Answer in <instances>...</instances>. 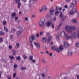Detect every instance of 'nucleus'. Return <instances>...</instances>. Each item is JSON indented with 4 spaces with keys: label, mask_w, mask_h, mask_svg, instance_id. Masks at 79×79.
Returning <instances> with one entry per match:
<instances>
[{
    "label": "nucleus",
    "mask_w": 79,
    "mask_h": 79,
    "mask_svg": "<svg viewBox=\"0 0 79 79\" xmlns=\"http://www.w3.org/2000/svg\"><path fill=\"white\" fill-rule=\"evenodd\" d=\"M33 58V56H29V60H32Z\"/></svg>",
    "instance_id": "obj_42"
},
{
    "label": "nucleus",
    "mask_w": 79,
    "mask_h": 79,
    "mask_svg": "<svg viewBox=\"0 0 79 79\" xmlns=\"http://www.w3.org/2000/svg\"><path fill=\"white\" fill-rule=\"evenodd\" d=\"M42 61L43 63H45L46 62V60H42Z\"/></svg>",
    "instance_id": "obj_50"
},
{
    "label": "nucleus",
    "mask_w": 79,
    "mask_h": 79,
    "mask_svg": "<svg viewBox=\"0 0 79 79\" xmlns=\"http://www.w3.org/2000/svg\"><path fill=\"white\" fill-rule=\"evenodd\" d=\"M52 55H53V53H51L49 55H50V56H52Z\"/></svg>",
    "instance_id": "obj_63"
},
{
    "label": "nucleus",
    "mask_w": 79,
    "mask_h": 79,
    "mask_svg": "<svg viewBox=\"0 0 79 79\" xmlns=\"http://www.w3.org/2000/svg\"><path fill=\"white\" fill-rule=\"evenodd\" d=\"M62 25V24L61 23H60L59 25L58 26V27L57 28V30H58V29H60V27H61V25Z\"/></svg>",
    "instance_id": "obj_29"
},
{
    "label": "nucleus",
    "mask_w": 79,
    "mask_h": 79,
    "mask_svg": "<svg viewBox=\"0 0 79 79\" xmlns=\"http://www.w3.org/2000/svg\"><path fill=\"white\" fill-rule=\"evenodd\" d=\"M77 79H79V75H77Z\"/></svg>",
    "instance_id": "obj_60"
},
{
    "label": "nucleus",
    "mask_w": 79,
    "mask_h": 79,
    "mask_svg": "<svg viewBox=\"0 0 79 79\" xmlns=\"http://www.w3.org/2000/svg\"><path fill=\"white\" fill-rule=\"evenodd\" d=\"M46 24L48 27H49L50 26V22L49 21H48L46 23Z\"/></svg>",
    "instance_id": "obj_22"
},
{
    "label": "nucleus",
    "mask_w": 79,
    "mask_h": 79,
    "mask_svg": "<svg viewBox=\"0 0 79 79\" xmlns=\"http://www.w3.org/2000/svg\"><path fill=\"white\" fill-rule=\"evenodd\" d=\"M4 30H5V31H6L7 32L8 31V28H6V27H4Z\"/></svg>",
    "instance_id": "obj_35"
},
{
    "label": "nucleus",
    "mask_w": 79,
    "mask_h": 79,
    "mask_svg": "<svg viewBox=\"0 0 79 79\" xmlns=\"http://www.w3.org/2000/svg\"><path fill=\"white\" fill-rule=\"evenodd\" d=\"M69 45V44L68 43H66L65 44H64V47H68V46Z\"/></svg>",
    "instance_id": "obj_20"
},
{
    "label": "nucleus",
    "mask_w": 79,
    "mask_h": 79,
    "mask_svg": "<svg viewBox=\"0 0 79 79\" xmlns=\"http://www.w3.org/2000/svg\"><path fill=\"white\" fill-rule=\"evenodd\" d=\"M23 58H24V59H27V56H23Z\"/></svg>",
    "instance_id": "obj_51"
},
{
    "label": "nucleus",
    "mask_w": 79,
    "mask_h": 79,
    "mask_svg": "<svg viewBox=\"0 0 79 79\" xmlns=\"http://www.w3.org/2000/svg\"><path fill=\"white\" fill-rule=\"evenodd\" d=\"M42 77H43V78H44L45 77V74L44 73H43L41 75Z\"/></svg>",
    "instance_id": "obj_37"
},
{
    "label": "nucleus",
    "mask_w": 79,
    "mask_h": 79,
    "mask_svg": "<svg viewBox=\"0 0 79 79\" xmlns=\"http://www.w3.org/2000/svg\"><path fill=\"white\" fill-rule=\"evenodd\" d=\"M71 29L73 31H75L76 30V27L74 26H72L71 27L69 26H67L66 27V31L69 33H72Z\"/></svg>",
    "instance_id": "obj_1"
},
{
    "label": "nucleus",
    "mask_w": 79,
    "mask_h": 79,
    "mask_svg": "<svg viewBox=\"0 0 79 79\" xmlns=\"http://www.w3.org/2000/svg\"><path fill=\"white\" fill-rule=\"evenodd\" d=\"M66 33L65 32L63 31L61 33L60 36H61V37H63V35H64V36H65V35H66Z\"/></svg>",
    "instance_id": "obj_13"
},
{
    "label": "nucleus",
    "mask_w": 79,
    "mask_h": 79,
    "mask_svg": "<svg viewBox=\"0 0 79 79\" xmlns=\"http://www.w3.org/2000/svg\"><path fill=\"white\" fill-rule=\"evenodd\" d=\"M52 50H54L56 51L57 52H58V53H60V49L58 48L57 47V46H52Z\"/></svg>",
    "instance_id": "obj_6"
},
{
    "label": "nucleus",
    "mask_w": 79,
    "mask_h": 79,
    "mask_svg": "<svg viewBox=\"0 0 79 79\" xmlns=\"http://www.w3.org/2000/svg\"><path fill=\"white\" fill-rule=\"evenodd\" d=\"M13 60H10V63H13Z\"/></svg>",
    "instance_id": "obj_64"
},
{
    "label": "nucleus",
    "mask_w": 79,
    "mask_h": 79,
    "mask_svg": "<svg viewBox=\"0 0 79 79\" xmlns=\"http://www.w3.org/2000/svg\"><path fill=\"white\" fill-rule=\"evenodd\" d=\"M20 58V57L19 56H18V57H17L16 58V60H19V59Z\"/></svg>",
    "instance_id": "obj_55"
},
{
    "label": "nucleus",
    "mask_w": 79,
    "mask_h": 79,
    "mask_svg": "<svg viewBox=\"0 0 79 79\" xmlns=\"http://www.w3.org/2000/svg\"><path fill=\"white\" fill-rule=\"evenodd\" d=\"M23 31H24V30L23 28H20V34H21V33H23Z\"/></svg>",
    "instance_id": "obj_24"
},
{
    "label": "nucleus",
    "mask_w": 79,
    "mask_h": 79,
    "mask_svg": "<svg viewBox=\"0 0 79 79\" xmlns=\"http://www.w3.org/2000/svg\"><path fill=\"white\" fill-rule=\"evenodd\" d=\"M16 34L17 36H19V35H20V31H17Z\"/></svg>",
    "instance_id": "obj_23"
},
{
    "label": "nucleus",
    "mask_w": 79,
    "mask_h": 79,
    "mask_svg": "<svg viewBox=\"0 0 79 79\" xmlns=\"http://www.w3.org/2000/svg\"><path fill=\"white\" fill-rule=\"evenodd\" d=\"M48 18L52 17V14H48L47 15Z\"/></svg>",
    "instance_id": "obj_32"
},
{
    "label": "nucleus",
    "mask_w": 79,
    "mask_h": 79,
    "mask_svg": "<svg viewBox=\"0 0 79 79\" xmlns=\"http://www.w3.org/2000/svg\"><path fill=\"white\" fill-rule=\"evenodd\" d=\"M62 8L61 7L60 8V7H59V6H56V11H57L59 10L60 11H61V10Z\"/></svg>",
    "instance_id": "obj_14"
},
{
    "label": "nucleus",
    "mask_w": 79,
    "mask_h": 79,
    "mask_svg": "<svg viewBox=\"0 0 79 79\" xmlns=\"http://www.w3.org/2000/svg\"><path fill=\"white\" fill-rule=\"evenodd\" d=\"M60 17L61 18V21H63L64 20L66 19V16L65 15H63V14H62V12H60V15H59Z\"/></svg>",
    "instance_id": "obj_3"
},
{
    "label": "nucleus",
    "mask_w": 79,
    "mask_h": 79,
    "mask_svg": "<svg viewBox=\"0 0 79 79\" xmlns=\"http://www.w3.org/2000/svg\"><path fill=\"white\" fill-rule=\"evenodd\" d=\"M28 17H25V21H28Z\"/></svg>",
    "instance_id": "obj_43"
},
{
    "label": "nucleus",
    "mask_w": 79,
    "mask_h": 79,
    "mask_svg": "<svg viewBox=\"0 0 79 79\" xmlns=\"http://www.w3.org/2000/svg\"><path fill=\"white\" fill-rule=\"evenodd\" d=\"M72 3L75 5L77 4V1L76 0H73Z\"/></svg>",
    "instance_id": "obj_17"
},
{
    "label": "nucleus",
    "mask_w": 79,
    "mask_h": 79,
    "mask_svg": "<svg viewBox=\"0 0 79 79\" xmlns=\"http://www.w3.org/2000/svg\"><path fill=\"white\" fill-rule=\"evenodd\" d=\"M16 75V73H14V74H13V78H15V77Z\"/></svg>",
    "instance_id": "obj_40"
},
{
    "label": "nucleus",
    "mask_w": 79,
    "mask_h": 79,
    "mask_svg": "<svg viewBox=\"0 0 79 79\" xmlns=\"http://www.w3.org/2000/svg\"><path fill=\"white\" fill-rule=\"evenodd\" d=\"M65 8H67L68 7V5H65L64 6Z\"/></svg>",
    "instance_id": "obj_52"
},
{
    "label": "nucleus",
    "mask_w": 79,
    "mask_h": 79,
    "mask_svg": "<svg viewBox=\"0 0 79 79\" xmlns=\"http://www.w3.org/2000/svg\"><path fill=\"white\" fill-rule=\"evenodd\" d=\"M64 36L65 37V39L66 40H68V39H70V36L69 37V36L66 35V34H65V35H64Z\"/></svg>",
    "instance_id": "obj_19"
},
{
    "label": "nucleus",
    "mask_w": 79,
    "mask_h": 79,
    "mask_svg": "<svg viewBox=\"0 0 79 79\" xmlns=\"http://www.w3.org/2000/svg\"><path fill=\"white\" fill-rule=\"evenodd\" d=\"M59 37H60V35H57L56 36V39H59Z\"/></svg>",
    "instance_id": "obj_46"
},
{
    "label": "nucleus",
    "mask_w": 79,
    "mask_h": 79,
    "mask_svg": "<svg viewBox=\"0 0 79 79\" xmlns=\"http://www.w3.org/2000/svg\"><path fill=\"white\" fill-rule=\"evenodd\" d=\"M59 48L60 51H63L64 49V48H63V47L62 45H60L59 47Z\"/></svg>",
    "instance_id": "obj_16"
},
{
    "label": "nucleus",
    "mask_w": 79,
    "mask_h": 79,
    "mask_svg": "<svg viewBox=\"0 0 79 79\" xmlns=\"http://www.w3.org/2000/svg\"><path fill=\"white\" fill-rule=\"evenodd\" d=\"M72 22H73V23H76V19H74L73 20Z\"/></svg>",
    "instance_id": "obj_39"
},
{
    "label": "nucleus",
    "mask_w": 79,
    "mask_h": 79,
    "mask_svg": "<svg viewBox=\"0 0 79 79\" xmlns=\"http://www.w3.org/2000/svg\"><path fill=\"white\" fill-rule=\"evenodd\" d=\"M76 46L77 47H79V43H77L76 44Z\"/></svg>",
    "instance_id": "obj_47"
},
{
    "label": "nucleus",
    "mask_w": 79,
    "mask_h": 79,
    "mask_svg": "<svg viewBox=\"0 0 79 79\" xmlns=\"http://www.w3.org/2000/svg\"><path fill=\"white\" fill-rule=\"evenodd\" d=\"M18 17H15V21H16V20H18Z\"/></svg>",
    "instance_id": "obj_49"
},
{
    "label": "nucleus",
    "mask_w": 79,
    "mask_h": 79,
    "mask_svg": "<svg viewBox=\"0 0 79 79\" xmlns=\"http://www.w3.org/2000/svg\"><path fill=\"white\" fill-rule=\"evenodd\" d=\"M56 17L54 18L52 20L53 21H56Z\"/></svg>",
    "instance_id": "obj_48"
},
{
    "label": "nucleus",
    "mask_w": 79,
    "mask_h": 79,
    "mask_svg": "<svg viewBox=\"0 0 79 79\" xmlns=\"http://www.w3.org/2000/svg\"><path fill=\"white\" fill-rule=\"evenodd\" d=\"M45 19L44 18L42 19L39 23V25L40 27H43L45 26Z\"/></svg>",
    "instance_id": "obj_2"
},
{
    "label": "nucleus",
    "mask_w": 79,
    "mask_h": 79,
    "mask_svg": "<svg viewBox=\"0 0 79 79\" xmlns=\"http://www.w3.org/2000/svg\"><path fill=\"white\" fill-rule=\"evenodd\" d=\"M22 1L23 2H24V3H25L27 2V0H22Z\"/></svg>",
    "instance_id": "obj_57"
},
{
    "label": "nucleus",
    "mask_w": 79,
    "mask_h": 79,
    "mask_svg": "<svg viewBox=\"0 0 79 79\" xmlns=\"http://www.w3.org/2000/svg\"><path fill=\"white\" fill-rule=\"evenodd\" d=\"M10 38L11 39H12L13 38V36L12 35H10Z\"/></svg>",
    "instance_id": "obj_45"
},
{
    "label": "nucleus",
    "mask_w": 79,
    "mask_h": 79,
    "mask_svg": "<svg viewBox=\"0 0 79 79\" xmlns=\"http://www.w3.org/2000/svg\"><path fill=\"white\" fill-rule=\"evenodd\" d=\"M46 35H48V37L47 40V41L48 42H50L51 41V39H52V36L50 35V33L48 32H47L46 33Z\"/></svg>",
    "instance_id": "obj_5"
},
{
    "label": "nucleus",
    "mask_w": 79,
    "mask_h": 79,
    "mask_svg": "<svg viewBox=\"0 0 79 79\" xmlns=\"http://www.w3.org/2000/svg\"><path fill=\"white\" fill-rule=\"evenodd\" d=\"M59 13H60V12L58 11H56L55 13V15L56 16H58Z\"/></svg>",
    "instance_id": "obj_28"
},
{
    "label": "nucleus",
    "mask_w": 79,
    "mask_h": 79,
    "mask_svg": "<svg viewBox=\"0 0 79 79\" xmlns=\"http://www.w3.org/2000/svg\"><path fill=\"white\" fill-rule=\"evenodd\" d=\"M7 22L5 20H4L3 21V24L4 25V26H5Z\"/></svg>",
    "instance_id": "obj_26"
},
{
    "label": "nucleus",
    "mask_w": 79,
    "mask_h": 79,
    "mask_svg": "<svg viewBox=\"0 0 79 79\" xmlns=\"http://www.w3.org/2000/svg\"><path fill=\"white\" fill-rule=\"evenodd\" d=\"M74 11H72L71 10L68 13L69 15H74Z\"/></svg>",
    "instance_id": "obj_12"
},
{
    "label": "nucleus",
    "mask_w": 79,
    "mask_h": 79,
    "mask_svg": "<svg viewBox=\"0 0 79 79\" xmlns=\"http://www.w3.org/2000/svg\"><path fill=\"white\" fill-rule=\"evenodd\" d=\"M43 34V32L42 31H41L40 32V35H42Z\"/></svg>",
    "instance_id": "obj_58"
},
{
    "label": "nucleus",
    "mask_w": 79,
    "mask_h": 79,
    "mask_svg": "<svg viewBox=\"0 0 79 79\" xmlns=\"http://www.w3.org/2000/svg\"><path fill=\"white\" fill-rule=\"evenodd\" d=\"M52 28H54V25L53 23H52Z\"/></svg>",
    "instance_id": "obj_56"
},
{
    "label": "nucleus",
    "mask_w": 79,
    "mask_h": 79,
    "mask_svg": "<svg viewBox=\"0 0 79 79\" xmlns=\"http://www.w3.org/2000/svg\"><path fill=\"white\" fill-rule=\"evenodd\" d=\"M20 0H15V3H18V7L19 8H20Z\"/></svg>",
    "instance_id": "obj_9"
},
{
    "label": "nucleus",
    "mask_w": 79,
    "mask_h": 79,
    "mask_svg": "<svg viewBox=\"0 0 79 79\" xmlns=\"http://www.w3.org/2000/svg\"><path fill=\"white\" fill-rule=\"evenodd\" d=\"M68 54L69 56H71L73 55V53L71 52L69 50H68Z\"/></svg>",
    "instance_id": "obj_18"
},
{
    "label": "nucleus",
    "mask_w": 79,
    "mask_h": 79,
    "mask_svg": "<svg viewBox=\"0 0 79 79\" xmlns=\"http://www.w3.org/2000/svg\"><path fill=\"white\" fill-rule=\"evenodd\" d=\"M76 32H74L73 34L70 35V38L73 39V38L76 37Z\"/></svg>",
    "instance_id": "obj_7"
},
{
    "label": "nucleus",
    "mask_w": 79,
    "mask_h": 79,
    "mask_svg": "<svg viewBox=\"0 0 79 79\" xmlns=\"http://www.w3.org/2000/svg\"><path fill=\"white\" fill-rule=\"evenodd\" d=\"M9 49H11L12 48V46H9Z\"/></svg>",
    "instance_id": "obj_53"
},
{
    "label": "nucleus",
    "mask_w": 79,
    "mask_h": 79,
    "mask_svg": "<svg viewBox=\"0 0 79 79\" xmlns=\"http://www.w3.org/2000/svg\"><path fill=\"white\" fill-rule=\"evenodd\" d=\"M66 2H71V0H66Z\"/></svg>",
    "instance_id": "obj_59"
},
{
    "label": "nucleus",
    "mask_w": 79,
    "mask_h": 79,
    "mask_svg": "<svg viewBox=\"0 0 79 79\" xmlns=\"http://www.w3.org/2000/svg\"><path fill=\"white\" fill-rule=\"evenodd\" d=\"M39 37V34H38L37 35H36V37Z\"/></svg>",
    "instance_id": "obj_61"
},
{
    "label": "nucleus",
    "mask_w": 79,
    "mask_h": 79,
    "mask_svg": "<svg viewBox=\"0 0 79 79\" xmlns=\"http://www.w3.org/2000/svg\"><path fill=\"white\" fill-rule=\"evenodd\" d=\"M3 42V39L2 38L0 37V43H2V42Z\"/></svg>",
    "instance_id": "obj_33"
},
{
    "label": "nucleus",
    "mask_w": 79,
    "mask_h": 79,
    "mask_svg": "<svg viewBox=\"0 0 79 79\" xmlns=\"http://www.w3.org/2000/svg\"><path fill=\"white\" fill-rule=\"evenodd\" d=\"M31 61L32 62V63H35L36 62V61L34 60H31Z\"/></svg>",
    "instance_id": "obj_41"
},
{
    "label": "nucleus",
    "mask_w": 79,
    "mask_h": 79,
    "mask_svg": "<svg viewBox=\"0 0 79 79\" xmlns=\"http://www.w3.org/2000/svg\"><path fill=\"white\" fill-rule=\"evenodd\" d=\"M16 14L15 13H12L11 15V18H13V17H15V16H16Z\"/></svg>",
    "instance_id": "obj_15"
},
{
    "label": "nucleus",
    "mask_w": 79,
    "mask_h": 79,
    "mask_svg": "<svg viewBox=\"0 0 79 79\" xmlns=\"http://www.w3.org/2000/svg\"><path fill=\"white\" fill-rule=\"evenodd\" d=\"M74 4H73V3H70V7H71V8H73L74 6Z\"/></svg>",
    "instance_id": "obj_27"
},
{
    "label": "nucleus",
    "mask_w": 79,
    "mask_h": 79,
    "mask_svg": "<svg viewBox=\"0 0 79 79\" xmlns=\"http://www.w3.org/2000/svg\"><path fill=\"white\" fill-rule=\"evenodd\" d=\"M14 69H16V68H17V64H14Z\"/></svg>",
    "instance_id": "obj_38"
},
{
    "label": "nucleus",
    "mask_w": 79,
    "mask_h": 79,
    "mask_svg": "<svg viewBox=\"0 0 79 79\" xmlns=\"http://www.w3.org/2000/svg\"><path fill=\"white\" fill-rule=\"evenodd\" d=\"M35 40V35H31L29 38V42L30 43H32L33 40Z\"/></svg>",
    "instance_id": "obj_4"
},
{
    "label": "nucleus",
    "mask_w": 79,
    "mask_h": 79,
    "mask_svg": "<svg viewBox=\"0 0 79 79\" xmlns=\"http://www.w3.org/2000/svg\"><path fill=\"white\" fill-rule=\"evenodd\" d=\"M16 46L17 47H19V43H17L16 44Z\"/></svg>",
    "instance_id": "obj_54"
},
{
    "label": "nucleus",
    "mask_w": 79,
    "mask_h": 79,
    "mask_svg": "<svg viewBox=\"0 0 79 79\" xmlns=\"http://www.w3.org/2000/svg\"><path fill=\"white\" fill-rule=\"evenodd\" d=\"M31 43V47H33V44H32V43Z\"/></svg>",
    "instance_id": "obj_62"
},
{
    "label": "nucleus",
    "mask_w": 79,
    "mask_h": 79,
    "mask_svg": "<svg viewBox=\"0 0 79 79\" xmlns=\"http://www.w3.org/2000/svg\"><path fill=\"white\" fill-rule=\"evenodd\" d=\"M4 34V33L3 32V31H0V35H3Z\"/></svg>",
    "instance_id": "obj_44"
},
{
    "label": "nucleus",
    "mask_w": 79,
    "mask_h": 79,
    "mask_svg": "<svg viewBox=\"0 0 79 79\" xmlns=\"http://www.w3.org/2000/svg\"><path fill=\"white\" fill-rule=\"evenodd\" d=\"M11 51L13 53L12 54L13 55H16V52L15 51V50H12Z\"/></svg>",
    "instance_id": "obj_21"
},
{
    "label": "nucleus",
    "mask_w": 79,
    "mask_h": 79,
    "mask_svg": "<svg viewBox=\"0 0 79 79\" xmlns=\"http://www.w3.org/2000/svg\"><path fill=\"white\" fill-rule=\"evenodd\" d=\"M34 44L35 45V46L37 48H40V45L39 44V43L37 44L35 42H34Z\"/></svg>",
    "instance_id": "obj_10"
},
{
    "label": "nucleus",
    "mask_w": 79,
    "mask_h": 79,
    "mask_svg": "<svg viewBox=\"0 0 79 79\" xmlns=\"http://www.w3.org/2000/svg\"><path fill=\"white\" fill-rule=\"evenodd\" d=\"M72 10L73 11L75 12V13H78L77 12V7L76 6H74L72 8Z\"/></svg>",
    "instance_id": "obj_8"
},
{
    "label": "nucleus",
    "mask_w": 79,
    "mask_h": 79,
    "mask_svg": "<svg viewBox=\"0 0 79 79\" xmlns=\"http://www.w3.org/2000/svg\"><path fill=\"white\" fill-rule=\"evenodd\" d=\"M42 10H47V8H46L45 6H44L42 7Z\"/></svg>",
    "instance_id": "obj_30"
},
{
    "label": "nucleus",
    "mask_w": 79,
    "mask_h": 79,
    "mask_svg": "<svg viewBox=\"0 0 79 79\" xmlns=\"http://www.w3.org/2000/svg\"><path fill=\"white\" fill-rule=\"evenodd\" d=\"M15 31H16V29H15V28H13L11 30V31L12 33H15Z\"/></svg>",
    "instance_id": "obj_25"
},
{
    "label": "nucleus",
    "mask_w": 79,
    "mask_h": 79,
    "mask_svg": "<svg viewBox=\"0 0 79 79\" xmlns=\"http://www.w3.org/2000/svg\"><path fill=\"white\" fill-rule=\"evenodd\" d=\"M50 13L51 14H52L53 12V9H50Z\"/></svg>",
    "instance_id": "obj_36"
},
{
    "label": "nucleus",
    "mask_w": 79,
    "mask_h": 79,
    "mask_svg": "<svg viewBox=\"0 0 79 79\" xmlns=\"http://www.w3.org/2000/svg\"><path fill=\"white\" fill-rule=\"evenodd\" d=\"M21 70H25L26 69H27L26 67H23L21 68Z\"/></svg>",
    "instance_id": "obj_34"
},
{
    "label": "nucleus",
    "mask_w": 79,
    "mask_h": 79,
    "mask_svg": "<svg viewBox=\"0 0 79 79\" xmlns=\"http://www.w3.org/2000/svg\"><path fill=\"white\" fill-rule=\"evenodd\" d=\"M9 57L10 60H12L13 59H14V57H13V56H10Z\"/></svg>",
    "instance_id": "obj_31"
},
{
    "label": "nucleus",
    "mask_w": 79,
    "mask_h": 79,
    "mask_svg": "<svg viewBox=\"0 0 79 79\" xmlns=\"http://www.w3.org/2000/svg\"><path fill=\"white\" fill-rule=\"evenodd\" d=\"M41 41L42 42H44V43L46 42L47 41V38L45 37L43 38L42 39H41Z\"/></svg>",
    "instance_id": "obj_11"
}]
</instances>
